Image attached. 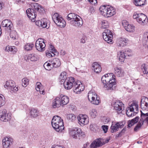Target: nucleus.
I'll list each match as a JSON object with an SVG mask.
<instances>
[{
    "instance_id": "nucleus-45",
    "label": "nucleus",
    "mask_w": 148,
    "mask_h": 148,
    "mask_svg": "<svg viewBox=\"0 0 148 148\" xmlns=\"http://www.w3.org/2000/svg\"><path fill=\"white\" fill-rule=\"evenodd\" d=\"M141 69L144 74L148 73V65L145 64H143L141 66Z\"/></svg>"
},
{
    "instance_id": "nucleus-17",
    "label": "nucleus",
    "mask_w": 148,
    "mask_h": 148,
    "mask_svg": "<svg viewBox=\"0 0 148 148\" xmlns=\"http://www.w3.org/2000/svg\"><path fill=\"white\" fill-rule=\"evenodd\" d=\"M70 24L73 26L77 27H81L83 24L82 19L79 16L77 17L73 20H71L70 22Z\"/></svg>"
},
{
    "instance_id": "nucleus-21",
    "label": "nucleus",
    "mask_w": 148,
    "mask_h": 148,
    "mask_svg": "<svg viewBox=\"0 0 148 148\" xmlns=\"http://www.w3.org/2000/svg\"><path fill=\"white\" fill-rule=\"evenodd\" d=\"M39 59L38 56L36 54L32 53L26 56L25 57V60L27 62H35Z\"/></svg>"
},
{
    "instance_id": "nucleus-43",
    "label": "nucleus",
    "mask_w": 148,
    "mask_h": 148,
    "mask_svg": "<svg viewBox=\"0 0 148 148\" xmlns=\"http://www.w3.org/2000/svg\"><path fill=\"white\" fill-rule=\"evenodd\" d=\"M79 16V15L74 13H70L68 15L67 19L69 21L73 20Z\"/></svg>"
},
{
    "instance_id": "nucleus-38",
    "label": "nucleus",
    "mask_w": 148,
    "mask_h": 148,
    "mask_svg": "<svg viewBox=\"0 0 148 148\" xmlns=\"http://www.w3.org/2000/svg\"><path fill=\"white\" fill-rule=\"evenodd\" d=\"M30 113L32 117L36 118L38 116L39 111L36 109L32 108L31 110Z\"/></svg>"
},
{
    "instance_id": "nucleus-48",
    "label": "nucleus",
    "mask_w": 148,
    "mask_h": 148,
    "mask_svg": "<svg viewBox=\"0 0 148 148\" xmlns=\"http://www.w3.org/2000/svg\"><path fill=\"white\" fill-rule=\"evenodd\" d=\"M5 103V98L2 94H0V108L4 106Z\"/></svg>"
},
{
    "instance_id": "nucleus-3",
    "label": "nucleus",
    "mask_w": 148,
    "mask_h": 148,
    "mask_svg": "<svg viewBox=\"0 0 148 148\" xmlns=\"http://www.w3.org/2000/svg\"><path fill=\"white\" fill-rule=\"evenodd\" d=\"M99 10L101 14L106 18L111 17L116 13L115 9L108 5H103L100 7Z\"/></svg>"
},
{
    "instance_id": "nucleus-1",
    "label": "nucleus",
    "mask_w": 148,
    "mask_h": 148,
    "mask_svg": "<svg viewBox=\"0 0 148 148\" xmlns=\"http://www.w3.org/2000/svg\"><path fill=\"white\" fill-rule=\"evenodd\" d=\"M101 81L103 84L105 90L112 92L114 90L116 86L115 76L113 73L106 74L101 77Z\"/></svg>"
},
{
    "instance_id": "nucleus-36",
    "label": "nucleus",
    "mask_w": 148,
    "mask_h": 148,
    "mask_svg": "<svg viewBox=\"0 0 148 148\" xmlns=\"http://www.w3.org/2000/svg\"><path fill=\"white\" fill-rule=\"evenodd\" d=\"M89 114L90 117L92 118H96L98 115L97 111L95 108L90 110L89 111Z\"/></svg>"
},
{
    "instance_id": "nucleus-37",
    "label": "nucleus",
    "mask_w": 148,
    "mask_h": 148,
    "mask_svg": "<svg viewBox=\"0 0 148 148\" xmlns=\"http://www.w3.org/2000/svg\"><path fill=\"white\" fill-rule=\"evenodd\" d=\"M146 0H134L133 3L136 6H141L145 4Z\"/></svg>"
},
{
    "instance_id": "nucleus-20",
    "label": "nucleus",
    "mask_w": 148,
    "mask_h": 148,
    "mask_svg": "<svg viewBox=\"0 0 148 148\" xmlns=\"http://www.w3.org/2000/svg\"><path fill=\"white\" fill-rule=\"evenodd\" d=\"M27 16L32 22H34L36 20V11L32 9L29 8L26 11Z\"/></svg>"
},
{
    "instance_id": "nucleus-41",
    "label": "nucleus",
    "mask_w": 148,
    "mask_h": 148,
    "mask_svg": "<svg viewBox=\"0 0 148 148\" xmlns=\"http://www.w3.org/2000/svg\"><path fill=\"white\" fill-rule=\"evenodd\" d=\"M66 74L65 72H63L61 73L59 78L61 82H64V81L67 79Z\"/></svg>"
},
{
    "instance_id": "nucleus-19",
    "label": "nucleus",
    "mask_w": 148,
    "mask_h": 148,
    "mask_svg": "<svg viewBox=\"0 0 148 148\" xmlns=\"http://www.w3.org/2000/svg\"><path fill=\"white\" fill-rule=\"evenodd\" d=\"M140 106L142 110L141 112L147 111H148V98L145 97H143L141 100L140 103Z\"/></svg>"
},
{
    "instance_id": "nucleus-62",
    "label": "nucleus",
    "mask_w": 148,
    "mask_h": 148,
    "mask_svg": "<svg viewBox=\"0 0 148 148\" xmlns=\"http://www.w3.org/2000/svg\"><path fill=\"white\" fill-rule=\"evenodd\" d=\"M109 140L110 139H106L105 140L104 142H103V143H102V144H103V145H104L106 143H108L109 142Z\"/></svg>"
},
{
    "instance_id": "nucleus-6",
    "label": "nucleus",
    "mask_w": 148,
    "mask_h": 148,
    "mask_svg": "<svg viewBox=\"0 0 148 148\" xmlns=\"http://www.w3.org/2000/svg\"><path fill=\"white\" fill-rule=\"evenodd\" d=\"M88 99L91 104L95 105H98L101 103L100 98L97 94L92 91H90L88 92Z\"/></svg>"
},
{
    "instance_id": "nucleus-50",
    "label": "nucleus",
    "mask_w": 148,
    "mask_h": 148,
    "mask_svg": "<svg viewBox=\"0 0 148 148\" xmlns=\"http://www.w3.org/2000/svg\"><path fill=\"white\" fill-rule=\"evenodd\" d=\"M22 81V86L24 87H25L29 84V79L26 77L23 78Z\"/></svg>"
},
{
    "instance_id": "nucleus-24",
    "label": "nucleus",
    "mask_w": 148,
    "mask_h": 148,
    "mask_svg": "<svg viewBox=\"0 0 148 148\" xmlns=\"http://www.w3.org/2000/svg\"><path fill=\"white\" fill-rule=\"evenodd\" d=\"M128 41V39L127 38L123 37H120L117 39L116 42L118 46H123L126 45Z\"/></svg>"
},
{
    "instance_id": "nucleus-18",
    "label": "nucleus",
    "mask_w": 148,
    "mask_h": 148,
    "mask_svg": "<svg viewBox=\"0 0 148 148\" xmlns=\"http://www.w3.org/2000/svg\"><path fill=\"white\" fill-rule=\"evenodd\" d=\"M48 20L46 18H43L40 20L36 21V25L42 28L48 29L49 27V24H48Z\"/></svg>"
},
{
    "instance_id": "nucleus-12",
    "label": "nucleus",
    "mask_w": 148,
    "mask_h": 148,
    "mask_svg": "<svg viewBox=\"0 0 148 148\" xmlns=\"http://www.w3.org/2000/svg\"><path fill=\"white\" fill-rule=\"evenodd\" d=\"M125 124V121L119 122L117 123L112 122V125L110 127L111 132L112 133L115 132L119 128L123 127Z\"/></svg>"
},
{
    "instance_id": "nucleus-56",
    "label": "nucleus",
    "mask_w": 148,
    "mask_h": 148,
    "mask_svg": "<svg viewBox=\"0 0 148 148\" xmlns=\"http://www.w3.org/2000/svg\"><path fill=\"white\" fill-rule=\"evenodd\" d=\"M102 130L104 133H106L108 129V127L106 125H103L101 126Z\"/></svg>"
},
{
    "instance_id": "nucleus-39",
    "label": "nucleus",
    "mask_w": 148,
    "mask_h": 148,
    "mask_svg": "<svg viewBox=\"0 0 148 148\" xmlns=\"http://www.w3.org/2000/svg\"><path fill=\"white\" fill-rule=\"evenodd\" d=\"M45 69L47 70H50L53 67L51 63V61H49L46 62L44 64Z\"/></svg>"
},
{
    "instance_id": "nucleus-28",
    "label": "nucleus",
    "mask_w": 148,
    "mask_h": 148,
    "mask_svg": "<svg viewBox=\"0 0 148 148\" xmlns=\"http://www.w3.org/2000/svg\"><path fill=\"white\" fill-rule=\"evenodd\" d=\"M2 25L3 27H6L8 29L11 30L13 26L11 21L9 20L5 19L2 21Z\"/></svg>"
},
{
    "instance_id": "nucleus-13",
    "label": "nucleus",
    "mask_w": 148,
    "mask_h": 148,
    "mask_svg": "<svg viewBox=\"0 0 148 148\" xmlns=\"http://www.w3.org/2000/svg\"><path fill=\"white\" fill-rule=\"evenodd\" d=\"M45 43L43 39L39 38L36 41L35 47L38 51L40 52L44 51L45 49Z\"/></svg>"
},
{
    "instance_id": "nucleus-35",
    "label": "nucleus",
    "mask_w": 148,
    "mask_h": 148,
    "mask_svg": "<svg viewBox=\"0 0 148 148\" xmlns=\"http://www.w3.org/2000/svg\"><path fill=\"white\" fill-rule=\"evenodd\" d=\"M118 55L119 61L121 62H123L126 57L125 53L123 51H120L118 53Z\"/></svg>"
},
{
    "instance_id": "nucleus-5",
    "label": "nucleus",
    "mask_w": 148,
    "mask_h": 148,
    "mask_svg": "<svg viewBox=\"0 0 148 148\" xmlns=\"http://www.w3.org/2000/svg\"><path fill=\"white\" fill-rule=\"evenodd\" d=\"M141 119H140L137 125L134 128V130L137 131L142 126L144 123L148 124V112L146 111L141 112L140 114Z\"/></svg>"
},
{
    "instance_id": "nucleus-16",
    "label": "nucleus",
    "mask_w": 148,
    "mask_h": 148,
    "mask_svg": "<svg viewBox=\"0 0 148 148\" xmlns=\"http://www.w3.org/2000/svg\"><path fill=\"white\" fill-rule=\"evenodd\" d=\"M122 23L125 29L127 32L131 33H134L135 32L136 27L134 25L129 24L126 21H123Z\"/></svg>"
},
{
    "instance_id": "nucleus-42",
    "label": "nucleus",
    "mask_w": 148,
    "mask_h": 148,
    "mask_svg": "<svg viewBox=\"0 0 148 148\" xmlns=\"http://www.w3.org/2000/svg\"><path fill=\"white\" fill-rule=\"evenodd\" d=\"M34 46L32 43H27L25 44L24 47V49L26 51H29L32 49Z\"/></svg>"
},
{
    "instance_id": "nucleus-25",
    "label": "nucleus",
    "mask_w": 148,
    "mask_h": 148,
    "mask_svg": "<svg viewBox=\"0 0 148 148\" xmlns=\"http://www.w3.org/2000/svg\"><path fill=\"white\" fill-rule=\"evenodd\" d=\"M114 73L115 75L118 77H121L124 75V72L122 69L119 67L116 66L114 68Z\"/></svg>"
},
{
    "instance_id": "nucleus-23",
    "label": "nucleus",
    "mask_w": 148,
    "mask_h": 148,
    "mask_svg": "<svg viewBox=\"0 0 148 148\" xmlns=\"http://www.w3.org/2000/svg\"><path fill=\"white\" fill-rule=\"evenodd\" d=\"M13 139L10 138L5 137L3 140V145L4 148H9L12 144Z\"/></svg>"
},
{
    "instance_id": "nucleus-15",
    "label": "nucleus",
    "mask_w": 148,
    "mask_h": 148,
    "mask_svg": "<svg viewBox=\"0 0 148 148\" xmlns=\"http://www.w3.org/2000/svg\"><path fill=\"white\" fill-rule=\"evenodd\" d=\"M75 81L73 77H70L68 78L63 83L65 89L68 90L71 89L73 86Z\"/></svg>"
},
{
    "instance_id": "nucleus-31",
    "label": "nucleus",
    "mask_w": 148,
    "mask_h": 148,
    "mask_svg": "<svg viewBox=\"0 0 148 148\" xmlns=\"http://www.w3.org/2000/svg\"><path fill=\"white\" fill-rule=\"evenodd\" d=\"M36 91H39L40 94L44 95L45 92L43 87L41 83L37 82L36 84Z\"/></svg>"
},
{
    "instance_id": "nucleus-44",
    "label": "nucleus",
    "mask_w": 148,
    "mask_h": 148,
    "mask_svg": "<svg viewBox=\"0 0 148 148\" xmlns=\"http://www.w3.org/2000/svg\"><path fill=\"white\" fill-rule=\"evenodd\" d=\"M84 89V87L83 85H81L80 87L77 88L73 89L74 92L77 94H79L81 92L83 91Z\"/></svg>"
},
{
    "instance_id": "nucleus-30",
    "label": "nucleus",
    "mask_w": 148,
    "mask_h": 148,
    "mask_svg": "<svg viewBox=\"0 0 148 148\" xmlns=\"http://www.w3.org/2000/svg\"><path fill=\"white\" fill-rule=\"evenodd\" d=\"M103 145L102 143L99 139H97L94 140L90 145L91 148H97Z\"/></svg>"
},
{
    "instance_id": "nucleus-40",
    "label": "nucleus",
    "mask_w": 148,
    "mask_h": 148,
    "mask_svg": "<svg viewBox=\"0 0 148 148\" xmlns=\"http://www.w3.org/2000/svg\"><path fill=\"white\" fill-rule=\"evenodd\" d=\"M139 119V117H136L131 121H129L128 122V127H130L134 124L137 123Z\"/></svg>"
},
{
    "instance_id": "nucleus-59",
    "label": "nucleus",
    "mask_w": 148,
    "mask_h": 148,
    "mask_svg": "<svg viewBox=\"0 0 148 148\" xmlns=\"http://www.w3.org/2000/svg\"><path fill=\"white\" fill-rule=\"evenodd\" d=\"M51 148H63L62 146L58 145H54L52 146Z\"/></svg>"
},
{
    "instance_id": "nucleus-26",
    "label": "nucleus",
    "mask_w": 148,
    "mask_h": 148,
    "mask_svg": "<svg viewBox=\"0 0 148 148\" xmlns=\"http://www.w3.org/2000/svg\"><path fill=\"white\" fill-rule=\"evenodd\" d=\"M138 103L137 101H134L128 107L131 110L133 111L136 114L138 110Z\"/></svg>"
},
{
    "instance_id": "nucleus-27",
    "label": "nucleus",
    "mask_w": 148,
    "mask_h": 148,
    "mask_svg": "<svg viewBox=\"0 0 148 148\" xmlns=\"http://www.w3.org/2000/svg\"><path fill=\"white\" fill-rule=\"evenodd\" d=\"M148 21V19L147 16L145 14L142 13L138 19V23L139 24L144 25L147 24Z\"/></svg>"
},
{
    "instance_id": "nucleus-14",
    "label": "nucleus",
    "mask_w": 148,
    "mask_h": 148,
    "mask_svg": "<svg viewBox=\"0 0 148 148\" xmlns=\"http://www.w3.org/2000/svg\"><path fill=\"white\" fill-rule=\"evenodd\" d=\"M11 119V114L7 113L5 109H3L0 110V119L3 122H7L10 121Z\"/></svg>"
},
{
    "instance_id": "nucleus-63",
    "label": "nucleus",
    "mask_w": 148,
    "mask_h": 148,
    "mask_svg": "<svg viewBox=\"0 0 148 148\" xmlns=\"http://www.w3.org/2000/svg\"><path fill=\"white\" fill-rule=\"evenodd\" d=\"M89 145V143H86L85 144H84V148H86L88 146V145Z\"/></svg>"
},
{
    "instance_id": "nucleus-22",
    "label": "nucleus",
    "mask_w": 148,
    "mask_h": 148,
    "mask_svg": "<svg viewBox=\"0 0 148 148\" xmlns=\"http://www.w3.org/2000/svg\"><path fill=\"white\" fill-rule=\"evenodd\" d=\"M81 132V128L78 127H74L70 131L69 134L74 138H76L79 136Z\"/></svg>"
},
{
    "instance_id": "nucleus-8",
    "label": "nucleus",
    "mask_w": 148,
    "mask_h": 148,
    "mask_svg": "<svg viewBox=\"0 0 148 148\" xmlns=\"http://www.w3.org/2000/svg\"><path fill=\"white\" fill-rule=\"evenodd\" d=\"M114 110L118 114L124 112L125 107L123 103L120 101H116L113 104Z\"/></svg>"
},
{
    "instance_id": "nucleus-51",
    "label": "nucleus",
    "mask_w": 148,
    "mask_h": 148,
    "mask_svg": "<svg viewBox=\"0 0 148 148\" xmlns=\"http://www.w3.org/2000/svg\"><path fill=\"white\" fill-rule=\"evenodd\" d=\"M81 85H83L82 83L79 81H75L73 85V88L75 89L76 88L80 87Z\"/></svg>"
},
{
    "instance_id": "nucleus-11",
    "label": "nucleus",
    "mask_w": 148,
    "mask_h": 148,
    "mask_svg": "<svg viewBox=\"0 0 148 148\" xmlns=\"http://www.w3.org/2000/svg\"><path fill=\"white\" fill-rule=\"evenodd\" d=\"M4 86L6 89H10L14 92H16L18 90V87L15 86L14 82L12 80L6 82L4 83Z\"/></svg>"
},
{
    "instance_id": "nucleus-49",
    "label": "nucleus",
    "mask_w": 148,
    "mask_h": 148,
    "mask_svg": "<svg viewBox=\"0 0 148 148\" xmlns=\"http://www.w3.org/2000/svg\"><path fill=\"white\" fill-rule=\"evenodd\" d=\"M101 27L102 28H107L109 27V24L107 21L106 20H103L101 21Z\"/></svg>"
},
{
    "instance_id": "nucleus-61",
    "label": "nucleus",
    "mask_w": 148,
    "mask_h": 148,
    "mask_svg": "<svg viewBox=\"0 0 148 148\" xmlns=\"http://www.w3.org/2000/svg\"><path fill=\"white\" fill-rule=\"evenodd\" d=\"M60 54L63 56L64 55L66 54L65 51L64 50H62L60 52Z\"/></svg>"
},
{
    "instance_id": "nucleus-47",
    "label": "nucleus",
    "mask_w": 148,
    "mask_h": 148,
    "mask_svg": "<svg viewBox=\"0 0 148 148\" xmlns=\"http://www.w3.org/2000/svg\"><path fill=\"white\" fill-rule=\"evenodd\" d=\"M10 37L13 40H16L18 38V35L17 32L15 31H13L11 32Z\"/></svg>"
},
{
    "instance_id": "nucleus-52",
    "label": "nucleus",
    "mask_w": 148,
    "mask_h": 148,
    "mask_svg": "<svg viewBox=\"0 0 148 148\" xmlns=\"http://www.w3.org/2000/svg\"><path fill=\"white\" fill-rule=\"evenodd\" d=\"M67 118L71 121H74L76 119V116L73 114H70L68 115Z\"/></svg>"
},
{
    "instance_id": "nucleus-54",
    "label": "nucleus",
    "mask_w": 148,
    "mask_h": 148,
    "mask_svg": "<svg viewBox=\"0 0 148 148\" xmlns=\"http://www.w3.org/2000/svg\"><path fill=\"white\" fill-rule=\"evenodd\" d=\"M46 56L47 57L50 58L54 56L55 55V53L52 52H49V51L46 53Z\"/></svg>"
},
{
    "instance_id": "nucleus-60",
    "label": "nucleus",
    "mask_w": 148,
    "mask_h": 148,
    "mask_svg": "<svg viewBox=\"0 0 148 148\" xmlns=\"http://www.w3.org/2000/svg\"><path fill=\"white\" fill-rule=\"evenodd\" d=\"M96 126V125H95L94 124H91L90 125V127L91 130L94 131V129L93 128L95 127Z\"/></svg>"
},
{
    "instance_id": "nucleus-32",
    "label": "nucleus",
    "mask_w": 148,
    "mask_h": 148,
    "mask_svg": "<svg viewBox=\"0 0 148 148\" xmlns=\"http://www.w3.org/2000/svg\"><path fill=\"white\" fill-rule=\"evenodd\" d=\"M92 67L95 72L96 73H99L101 71V69L100 64L97 62H94L92 64Z\"/></svg>"
},
{
    "instance_id": "nucleus-7",
    "label": "nucleus",
    "mask_w": 148,
    "mask_h": 148,
    "mask_svg": "<svg viewBox=\"0 0 148 148\" xmlns=\"http://www.w3.org/2000/svg\"><path fill=\"white\" fill-rule=\"evenodd\" d=\"M52 19L56 24L61 27H64L66 23L62 16L58 13H54L52 16Z\"/></svg>"
},
{
    "instance_id": "nucleus-2",
    "label": "nucleus",
    "mask_w": 148,
    "mask_h": 148,
    "mask_svg": "<svg viewBox=\"0 0 148 148\" xmlns=\"http://www.w3.org/2000/svg\"><path fill=\"white\" fill-rule=\"evenodd\" d=\"M51 124L54 129L59 133L63 132L64 127L62 119L58 116H54L51 121Z\"/></svg>"
},
{
    "instance_id": "nucleus-34",
    "label": "nucleus",
    "mask_w": 148,
    "mask_h": 148,
    "mask_svg": "<svg viewBox=\"0 0 148 148\" xmlns=\"http://www.w3.org/2000/svg\"><path fill=\"white\" fill-rule=\"evenodd\" d=\"M5 50L8 52H12L13 53H16L17 51V49L15 46H10L9 45H8L5 47Z\"/></svg>"
},
{
    "instance_id": "nucleus-55",
    "label": "nucleus",
    "mask_w": 148,
    "mask_h": 148,
    "mask_svg": "<svg viewBox=\"0 0 148 148\" xmlns=\"http://www.w3.org/2000/svg\"><path fill=\"white\" fill-rule=\"evenodd\" d=\"M49 49L50 52H52L54 53L57 52L56 49L54 47L51 45H50Z\"/></svg>"
},
{
    "instance_id": "nucleus-4",
    "label": "nucleus",
    "mask_w": 148,
    "mask_h": 148,
    "mask_svg": "<svg viewBox=\"0 0 148 148\" xmlns=\"http://www.w3.org/2000/svg\"><path fill=\"white\" fill-rule=\"evenodd\" d=\"M69 99L66 96L60 95L56 97L53 101L52 106L54 108H58L61 106H63L67 104L69 102Z\"/></svg>"
},
{
    "instance_id": "nucleus-9",
    "label": "nucleus",
    "mask_w": 148,
    "mask_h": 148,
    "mask_svg": "<svg viewBox=\"0 0 148 148\" xmlns=\"http://www.w3.org/2000/svg\"><path fill=\"white\" fill-rule=\"evenodd\" d=\"M103 36L104 40L107 43L110 44L113 43V34L110 30L105 29L103 33Z\"/></svg>"
},
{
    "instance_id": "nucleus-10",
    "label": "nucleus",
    "mask_w": 148,
    "mask_h": 148,
    "mask_svg": "<svg viewBox=\"0 0 148 148\" xmlns=\"http://www.w3.org/2000/svg\"><path fill=\"white\" fill-rule=\"evenodd\" d=\"M79 124L84 126L87 125L89 122V119L88 116L85 114H79L77 117Z\"/></svg>"
},
{
    "instance_id": "nucleus-29",
    "label": "nucleus",
    "mask_w": 148,
    "mask_h": 148,
    "mask_svg": "<svg viewBox=\"0 0 148 148\" xmlns=\"http://www.w3.org/2000/svg\"><path fill=\"white\" fill-rule=\"evenodd\" d=\"M34 11H36L40 12L43 11V9L42 6L38 3H34L32 5V8Z\"/></svg>"
},
{
    "instance_id": "nucleus-64",
    "label": "nucleus",
    "mask_w": 148,
    "mask_h": 148,
    "mask_svg": "<svg viewBox=\"0 0 148 148\" xmlns=\"http://www.w3.org/2000/svg\"><path fill=\"white\" fill-rule=\"evenodd\" d=\"M126 130V128L124 127V128L121 131V133H124Z\"/></svg>"
},
{
    "instance_id": "nucleus-33",
    "label": "nucleus",
    "mask_w": 148,
    "mask_h": 148,
    "mask_svg": "<svg viewBox=\"0 0 148 148\" xmlns=\"http://www.w3.org/2000/svg\"><path fill=\"white\" fill-rule=\"evenodd\" d=\"M51 63L53 67H58L61 65V62L60 60L58 58H55L51 61Z\"/></svg>"
},
{
    "instance_id": "nucleus-57",
    "label": "nucleus",
    "mask_w": 148,
    "mask_h": 148,
    "mask_svg": "<svg viewBox=\"0 0 148 148\" xmlns=\"http://www.w3.org/2000/svg\"><path fill=\"white\" fill-rule=\"evenodd\" d=\"M86 40V37L85 36H84L81 39L80 42L82 43H85Z\"/></svg>"
},
{
    "instance_id": "nucleus-58",
    "label": "nucleus",
    "mask_w": 148,
    "mask_h": 148,
    "mask_svg": "<svg viewBox=\"0 0 148 148\" xmlns=\"http://www.w3.org/2000/svg\"><path fill=\"white\" fill-rule=\"evenodd\" d=\"M88 1L92 5H95L97 3V0H88Z\"/></svg>"
},
{
    "instance_id": "nucleus-46",
    "label": "nucleus",
    "mask_w": 148,
    "mask_h": 148,
    "mask_svg": "<svg viewBox=\"0 0 148 148\" xmlns=\"http://www.w3.org/2000/svg\"><path fill=\"white\" fill-rule=\"evenodd\" d=\"M126 114L127 116L129 117H131L136 114L135 113L131 110L129 108L127 107L126 109Z\"/></svg>"
},
{
    "instance_id": "nucleus-53",
    "label": "nucleus",
    "mask_w": 148,
    "mask_h": 148,
    "mask_svg": "<svg viewBox=\"0 0 148 148\" xmlns=\"http://www.w3.org/2000/svg\"><path fill=\"white\" fill-rule=\"evenodd\" d=\"M141 14L142 13H137L135 12L133 15V18L134 19H136L138 22V20L139 19V18Z\"/></svg>"
}]
</instances>
